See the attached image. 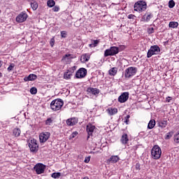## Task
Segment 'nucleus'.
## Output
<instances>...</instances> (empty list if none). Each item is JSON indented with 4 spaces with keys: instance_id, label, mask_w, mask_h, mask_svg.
Wrapping results in <instances>:
<instances>
[{
    "instance_id": "f257e3e1",
    "label": "nucleus",
    "mask_w": 179,
    "mask_h": 179,
    "mask_svg": "<svg viewBox=\"0 0 179 179\" xmlns=\"http://www.w3.org/2000/svg\"><path fill=\"white\" fill-rule=\"evenodd\" d=\"M64 105L63 100L61 99H56L52 100L50 103V108L53 111L59 110Z\"/></svg>"
},
{
    "instance_id": "f03ea898",
    "label": "nucleus",
    "mask_w": 179,
    "mask_h": 179,
    "mask_svg": "<svg viewBox=\"0 0 179 179\" xmlns=\"http://www.w3.org/2000/svg\"><path fill=\"white\" fill-rule=\"evenodd\" d=\"M147 3L144 1H138L134 4V11L142 13L145 11Z\"/></svg>"
},
{
    "instance_id": "7ed1b4c3",
    "label": "nucleus",
    "mask_w": 179,
    "mask_h": 179,
    "mask_svg": "<svg viewBox=\"0 0 179 179\" xmlns=\"http://www.w3.org/2000/svg\"><path fill=\"white\" fill-rule=\"evenodd\" d=\"M152 157L154 159H159L162 156V149L158 145L153 146L151 150Z\"/></svg>"
},
{
    "instance_id": "20e7f679",
    "label": "nucleus",
    "mask_w": 179,
    "mask_h": 179,
    "mask_svg": "<svg viewBox=\"0 0 179 179\" xmlns=\"http://www.w3.org/2000/svg\"><path fill=\"white\" fill-rule=\"evenodd\" d=\"M119 53V48L117 46H111L110 48L106 49L104 52V57L115 56Z\"/></svg>"
},
{
    "instance_id": "39448f33",
    "label": "nucleus",
    "mask_w": 179,
    "mask_h": 179,
    "mask_svg": "<svg viewBox=\"0 0 179 179\" xmlns=\"http://www.w3.org/2000/svg\"><path fill=\"white\" fill-rule=\"evenodd\" d=\"M138 71V69L135 66H130L127 69H126L124 72V77L125 78H131L134 76H136V73Z\"/></svg>"
},
{
    "instance_id": "423d86ee",
    "label": "nucleus",
    "mask_w": 179,
    "mask_h": 179,
    "mask_svg": "<svg viewBox=\"0 0 179 179\" xmlns=\"http://www.w3.org/2000/svg\"><path fill=\"white\" fill-rule=\"evenodd\" d=\"M160 51V48L157 45H152L150 50H148L147 57L149 59L151 58L153 55H157Z\"/></svg>"
},
{
    "instance_id": "0eeeda50",
    "label": "nucleus",
    "mask_w": 179,
    "mask_h": 179,
    "mask_svg": "<svg viewBox=\"0 0 179 179\" xmlns=\"http://www.w3.org/2000/svg\"><path fill=\"white\" fill-rule=\"evenodd\" d=\"M29 148L31 152H37L38 150V144L35 138H32L29 141Z\"/></svg>"
},
{
    "instance_id": "6e6552de",
    "label": "nucleus",
    "mask_w": 179,
    "mask_h": 179,
    "mask_svg": "<svg viewBox=\"0 0 179 179\" xmlns=\"http://www.w3.org/2000/svg\"><path fill=\"white\" fill-rule=\"evenodd\" d=\"M87 74V71L85 68H80L76 73V78L77 79L84 78L86 77Z\"/></svg>"
},
{
    "instance_id": "1a4fd4ad",
    "label": "nucleus",
    "mask_w": 179,
    "mask_h": 179,
    "mask_svg": "<svg viewBox=\"0 0 179 179\" xmlns=\"http://www.w3.org/2000/svg\"><path fill=\"white\" fill-rule=\"evenodd\" d=\"M45 167V165H43V164H36L34 169L36 171V174L40 175L44 173Z\"/></svg>"
},
{
    "instance_id": "9d476101",
    "label": "nucleus",
    "mask_w": 179,
    "mask_h": 179,
    "mask_svg": "<svg viewBox=\"0 0 179 179\" xmlns=\"http://www.w3.org/2000/svg\"><path fill=\"white\" fill-rule=\"evenodd\" d=\"M50 136L49 131H44L40 134L39 138L41 143H45Z\"/></svg>"
},
{
    "instance_id": "9b49d317",
    "label": "nucleus",
    "mask_w": 179,
    "mask_h": 179,
    "mask_svg": "<svg viewBox=\"0 0 179 179\" xmlns=\"http://www.w3.org/2000/svg\"><path fill=\"white\" fill-rule=\"evenodd\" d=\"M28 15L26 13L22 12L16 17V22L18 23H22L27 20Z\"/></svg>"
},
{
    "instance_id": "f8f14e48",
    "label": "nucleus",
    "mask_w": 179,
    "mask_h": 179,
    "mask_svg": "<svg viewBox=\"0 0 179 179\" xmlns=\"http://www.w3.org/2000/svg\"><path fill=\"white\" fill-rule=\"evenodd\" d=\"M94 129H95V126L93 125L92 124L89 123L87 125L86 130H87V134H88L87 140H89L90 136H92V134H93V132H94Z\"/></svg>"
},
{
    "instance_id": "ddd939ff",
    "label": "nucleus",
    "mask_w": 179,
    "mask_h": 179,
    "mask_svg": "<svg viewBox=\"0 0 179 179\" xmlns=\"http://www.w3.org/2000/svg\"><path fill=\"white\" fill-rule=\"evenodd\" d=\"M129 93L128 92H123L119 97L118 101L120 103H124L129 99Z\"/></svg>"
},
{
    "instance_id": "4468645a",
    "label": "nucleus",
    "mask_w": 179,
    "mask_h": 179,
    "mask_svg": "<svg viewBox=\"0 0 179 179\" xmlns=\"http://www.w3.org/2000/svg\"><path fill=\"white\" fill-rule=\"evenodd\" d=\"M71 56H72V55H71V54H66V55H64L62 59V62L65 64H69L71 62V60L72 59H73V57Z\"/></svg>"
},
{
    "instance_id": "2eb2a0df",
    "label": "nucleus",
    "mask_w": 179,
    "mask_h": 179,
    "mask_svg": "<svg viewBox=\"0 0 179 179\" xmlns=\"http://www.w3.org/2000/svg\"><path fill=\"white\" fill-rule=\"evenodd\" d=\"M87 94H90L94 96L98 95L100 93V90L94 87H88L87 90Z\"/></svg>"
},
{
    "instance_id": "dca6fc26",
    "label": "nucleus",
    "mask_w": 179,
    "mask_h": 179,
    "mask_svg": "<svg viewBox=\"0 0 179 179\" xmlns=\"http://www.w3.org/2000/svg\"><path fill=\"white\" fill-rule=\"evenodd\" d=\"M120 160V157L118 155H112L109 159H107V163L116 164Z\"/></svg>"
},
{
    "instance_id": "f3484780",
    "label": "nucleus",
    "mask_w": 179,
    "mask_h": 179,
    "mask_svg": "<svg viewBox=\"0 0 179 179\" xmlns=\"http://www.w3.org/2000/svg\"><path fill=\"white\" fill-rule=\"evenodd\" d=\"M78 120L76 117H71L66 120V124L69 127L75 126L76 124H78Z\"/></svg>"
},
{
    "instance_id": "a211bd4d",
    "label": "nucleus",
    "mask_w": 179,
    "mask_h": 179,
    "mask_svg": "<svg viewBox=\"0 0 179 179\" xmlns=\"http://www.w3.org/2000/svg\"><path fill=\"white\" fill-rule=\"evenodd\" d=\"M153 17V15L151 13H146L142 17V22H149Z\"/></svg>"
},
{
    "instance_id": "6ab92c4d",
    "label": "nucleus",
    "mask_w": 179,
    "mask_h": 179,
    "mask_svg": "<svg viewBox=\"0 0 179 179\" xmlns=\"http://www.w3.org/2000/svg\"><path fill=\"white\" fill-rule=\"evenodd\" d=\"M90 59V53L83 54L80 57V61L83 64L89 62Z\"/></svg>"
},
{
    "instance_id": "aec40b11",
    "label": "nucleus",
    "mask_w": 179,
    "mask_h": 179,
    "mask_svg": "<svg viewBox=\"0 0 179 179\" xmlns=\"http://www.w3.org/2000/svg\"><path fill=\"white\" fill-rule=\"evenodd\" d=\"M106 112L109 115L113 116L118 113V110L117 108L110 107L106 110Z\"/></svg>"
},
{
    "instance_id": "412c9836",
    "label": "nucleus",
    "mask_w": 179,
    "mask_h": 179,
    "mask_svg": "<svg viewBox=\"0 0 179 179\" xmlns=\"http://www.w3.org/2000/svg\"><path fill=\"white\" fill-rule=\"evenodd\" d=\"M37 79V76L34 73H31L29 76L24 78V81H34Z\"/></svg>"
},
{
    "instance_id": "4be33fe9",
    "label": "nucleus",
    "mask_w": 179,
    "mask_h": 179,
    "mask_svg": "<svg viewBox=\"0 0 179 179\" xmlns=\"http://www.w3.org/2000/svg\"><path fill=\"white\" fill-rule=\"evenodd\" d=\"M129 139L128 137L127 134H123L122 136L121 137L120 141L123 145H127L129 142Z\"/></svg>"
},
{
    "instance_id": "5701e85b",
    "label": "nucleus",
    "mask_w": 179,
    "mask_h": 179,
    "mask_svg": "<svg viewBox=\"0 0 179 179\" xmlns=\"http://www.w3.org/2000/svg\"><path fill=\"white\" fill-rule=\"evenodd\" d=\"M158 124H159V127L162 128V129H164L166 127V126L168 125V121L166 120H160L159 122H158Z\"/></svg>"
},
{
    "instance_id": "b1692460",
    "label": "nucleus",
    "mask_w": 179,
    "mask_h": 179,
    "mask_svg": "<svg viewBox=\"0 0 179 179\" xmlns=\"http://www.w3.org/2000/svg\"><path fill=\"white\" fill-rule=\"evenodd\" d=\"M108 73H109V75H110V76H116V74L117 73V67H113V68H111V69L109 70Z\"/></svg>"
},
{
    "instance_id": "393cba45",
    "label": "nucleus",
    "mask_w": 179,
    "mask_h": 179,
    "mask_svg": "<svg viewBox=\"0 0 179 179\" xmlns=\"http://www.w3.org/2000/svg\"><path fill=\"white\" fill-rule=\"evenodd\" d=\"M20 134H21V130L20 128L16 127V128L13 129V136H15V137H16V138L19 137Z\"/></svg>"
},
{
    "instance_id": "a878e982",
    "label": "nucleus",
    "mask_w": 179,
    "mask_h": 179,
    "mask_svg": "<svg viewBox=\"0 0 179 179\" xmlns=\"http://www.w3.org/2000/svg\"><path fill=\"white\" fill-rule=\"evenodd\" d=\"M178 26H179V23L175 21L170 22L169 25V28H171V29H177Z\"/></svg>"
},
{
    "instance_id": "bb28decb",
    "label": "nucleus",
    "mask_w": 179,
    "mask_h": 179,
    "mask_svg": "<svg viewBox=\"0 0 179 179\" xmlns=\"http://www.w3.org/2000/svg\"><path fill=\"white\" fill-rule=\"evenodd\" d=\"M156 125V122L154 119L150 120V122L148 123V128L149 129H152Z\"/></svg>"
},
{
    "instance_id": "cd10ccee",
    "label": "nucleus",
    "mask_w": 179,
    "mask_h": 179,
    "mask_svg": "<svg viewBox=\"0 0 179 179\" xmlns=\"http://www.w3.org/2000/svg\"><path fill=\"white\" fill-rule=\"evenodd\" d=\"M30 6L33 10H36L37 8H38V4L36 1L30 2Z\"/></svg>"
},
{
    "instance_id": "c85d7f7f",
    "label": "nucleus",
    "mask_w": 179,
    "mask_h": 179,
    "mask_svg": "<svg viewBox=\"0 0 179 179\" xmlns=\"http://www.w3.org/2000/svg\"><path fill=\"white\" fill-rule=\"evenodd\" d=\"M173 141L176 143L179 144V131L174 134Z\"/></svg>"
},
{
    "instance_id": "c756f323",
    "label": "nucleus",
    "mask_w": 179,
    "mask_h": 179,
    "mask_svg": "<svg viewBox=\"0 0 179 179\" xmlns=\"http://www.w3.org/2000/svg\"><path fill=\"white\" fill-rule=\"evenodd\" d=\"M51 177L55 179L59 178L61 177V173L60 172H54V173H52Z\"/></svg>"
},
{
    "instance_id": "7c9ffc66",
    "label": "nucleus",
    "mask_w": 179,
    "mask_h": 179,
    "mask_svg": "<svg viewBox=\"0 0 179 179\" xmlns=\"http://www.w3.org/2000/svg\"><path fill=\"white\" fill-rule=\"evenodd\" d=\"M173 134H174V132H173V131L168 132V133L166 134L165 139H166V140H169V139H171V138L173 136Z\"/></svg>"
},
{
    "instance_id": "2f4dec72",
    "label": "nucleus",
    "mask_w": 179,
    "mask_h": 179,
    "mask_svg": "<svg viewBox=\"0 0 179 179\" xmlns=\"http://www.w3.org/2000/svg\"><path fill=\"white\" fill-rule=\"evenodd\" d=\"M77 69V66H73L72 67H70L67 71L70 73V74H73L74 73V71Z\"/></svg>"
},
{
    "instance_id": "473e14b6",
    "label": "nucleus",
    "mask_w": 179,
    "mask_h": 179,
    "mask_svg": "<svg viewBox=\"0 0 179 179\" xmlns=\"http://www.w3.org/2000/svg\"><path fill=\"white\" fill-rule=\"evenodd\" d=\"M55 6V2L54 0H48V6L49 8H52Z\"/></svg>"
},
{
    "instance_id": "72a5a7b5",
    "label": "nucleus",
    "mask_w": 179,
    "mask_h": 179,
    "mask_svg": "<svg viewBox=\"0 0 179 179\" xmlns=\"http://www.w3.org/2000/svg\"><path fill=\"white\" fill-rule=\"evenodd\" d=\"M53 122V120L52 117H48L45 121V124L46 126H50V124Z\"/></svg>"
},
{
    "instance_id": "f704fd0d",
    "label": "nucleus",
    "mask_w": 179,
    "mask_h": 179,
    "mask_svg": "<svg viewBox=\"0 0 179 179\" xmlns=\"http://www.w3.org/2000/svg\"><path fill=\"white\" fill-rule=\"evenodd\" d=\"M176 6V3L173 0H171L169 2V8H173Z\"/></svg>"
},
{
    "instance_id": "c9c22d12",
    "label": "nucleus",
    "mask_w": 179,
    "mask_h": 179,
    "mask_svg": "<svg viewBox=\"0 0 179 179\" xmlns=\"http://www.w3.org/2000/svg\"><path fill=\"white\" fill-rule=\"evenodd\" d=\"M71 76H72V75L69 72L67 71V72L64 73V79L69 80V79H71Z\"/></svg>"
},
{
    "instance_id": "e433bc0d",
    "label": "nucleus",
    "mask_w": 179,
    "mask_h": 179,
    "mask_svg": "<svg viewBox=\"0 0 179 179\" xmlns=\"http://www.w3.org/2000/svg\"><path fill=\"white\" fill-rule=\"evenodd\" d=\"M30 93L33 95L36 94L37 93V88L35 87H33L30 89Z\"/></svg>"
},
{
    "instance_id": "4c0bfd02",
    "label": "nucleus",
    "mask_w": 179,
    "mask_h": 179,
    "mask_svg": "<svg viewBox=\"0 0 179 179\" xmlns=\"http://www.w3.org/2000/svg\"><path fill=\"white\" fill-rule=\"evenodd\" d=\"M14 67H15V64L11 63L7 69L8 72H11L13 71V69H14Z\"/></svg>"
},
{
    "instance_id": "58836bf2",
    "label": "nucleus",
    "mask_w": 179,
    "mask_h": 179,
    "mask_svg": "<svg viewBox=\"0 0 179 179\" xmlns=\"http://www.w3.org/2000/svg\"><path fill=\"white\" fill-rule=\"evenodd\" d=\"M129 118H130V115H127L126 117H124V122L128 125L129 123Z\"/></svg>"
},
{
    "instance_id": "ea45409f",
    "label": "nucleus",
    "mask_w": 179,
    "mask_h": 179,
    "mask_svg": "<svg viewBox=\"0 0 179 179\" xmlns=\"http://www.w3.org/2000/svg\"><path fill=\"white\" fill-rule=\"evenodd\" d=\"M59 9H60L59 6H55L52 8V11L55 12V13H57V12L59 11Z\"/></svg>"
},
{
    "instance_id": "a19ab883",
    "label": "nucleus",
    "mask_w": 179,
    "mask_h": 179,
    "mask_svg": "<svg viewBox=\"0 0 179 179\" xmlns=\"http://www.w3.org/2000/svg\"><path fill=\"white\" fill-rule=\"evenodd\" d=\"M78 132L77 131H75L71 134L70 137L71 138H74L78 136Z\"/></svg>"
},
{
    "instance_id": "79ce46f5",
    "label": "nucleus",
    "mask_w": 179,
    "mask_h": 179,
    "mask_svg": "<svg viewBox=\"0 0 179 179\" xmlns=\"http://www.w3.org/2000/svg\"><path fill=\"white\" fill-rule=\"evenodd\" d=\"M148 32L149 34H154V32H155L154 28H153V27L148 28Z\"/></svg>"
},
{
    "instance_id": "37998d69",
    "label": "nucleus",
    "mask_w": 179,
    "mask_h": 179,
    "mask_svg": "<svg viewBox=\"0 0 179 179\" xmlns=\"http://www.w3.org/2000/svg\"><path fill=\"white\" fill-rule=\"evenodd\" d=\"M93 42H94L93 45L94 48H96L98 45V44L100 43V39L93 40Z\"/></svg>"
},
{
    "instance_id": "c03bdc74",
    "label": "nucleus",
    "mask_w": 179,
    "mask_h": 179,
    "mask_svg": "<svg viewBox=\"0 0 179 179\" xmlns=\"http://www.w3.org/2000/svg\"><path fill=\"white\" fill-rule=\"evenodd\" d=\"M50 43L51 47L53 48V46H54V45H55V38H52L50 39Z\"/></svg>"
},
{
    "instance_id": "a18cd8bd",
    "label": "nucleus",
    "mask_w": 179,
    "mask_h": 179,
    "mask_svg": "<svg viewBox=\"0 0 179 179\" xmlns=\"http://www.w3.org/2000/svg\"><path fill=\"white\" fill-rule=\"evenodd\" d=\"M135 17H136V16L133 14H130V15H128V18L129 20H134Z\"/></svg>"
},
{
    "instance_id": "49530a36",
    "label": "nucleus",
    "mask_w": 179,
    "mask_h": 179,
    "mask_svg": "<svg viewBox=\"0 0 179 179\" xmlns=\"http://www.w3.org/2000/svg\"><path fill=\"white\" fill-rule=\"evenodd\" d=\"M66 34L65 31H61V36H62V38H66Z\"/></svg>"
},
{
    "instance_id": "de8ad7c7",
    "label": "nucleus",
    "mask_w": 179,
    "mask_h": 179,
    "mask_svg": "<svg viewBox=\"0 0 179 179\" xmlns=\"http://www.w3.org/2000/svg\"><path fill=\"white\" fill-rule=\"evenodd\" d=\"M90 156L86 157L85 159V163L87 164L90 162Z\"/></svg>"
},
{
    "instance_id": "09e8293b",
    "label": "nucleus",
    "mask_w": 179,
    "mask_h": 179,
    "mask_svg": "<svg viewBox=\"0 0 179 179\" xmlns=\"http://www.w3.org/2000/svg\"><path fill=\"white\" fill-rule=\"evenodd\" d=\"M171 100H172V97L168 96V97H166V101L168 103H170Z\"/></svg>"
},
{
    "instance_id": "8fccbe9b",
    "label": "nucleus",
    "mask_w": 179,
    "mask_h": 179,
    "mask_svg": "<svg viewBox=\"0 0 179 179\" xmlns=\"http://www.w3.org/2000/svg\"><path fill=\"white\" fill-rule=\"evenodd\" d=\"M89 47L91 48H95L93 43L89 44Z\"/></svg>"
},
{
    "instance_id": "3c124183",
    "label": "nucleus",
    "mask_w": 179,
    "mask_h": 179,
    "mask_svg": "<svg viewBox=\"0 0 179 179\" xmlns=\"http://www.w3.org/2000/svg\"><path fill=\"white\" fill-rule=\"evenodd\" d=\"M140 168V164H136V169Z\"/></svg>"
},
{
    "instance_id": "603ef678",
    "label": "nucleus",
    "mask_w": 179,
    "mask_h": 179,
    "mask_svg": "<svg viewBox=\"0 0 179 179\" xmlns=\"http://www.w3.org/2000/svg\"><path fill=\"white\" fill-rule=\"evenodd\" d=\"M27 1H28V2H29V3L34 1V0H27Z\"/></svg>"
},
{
    "instance_id": "864d4df0",
    "label": "nucleus",
    "mask_w": 179,
    "mask_h": 179,
    "mask_svg": "<svg viewBox=\"0 0 179 179\" xmlns=\"http://www.w3.org/2000/svg\"><path fill=\"white\" fill-rule=\"evenodd\" d=\"M2 66V62L0 61V68Z\"/></svg>"
},
{
    "instance_id": "5fc2aeb1",
    "label": "nucleus",
    "mask_w": 179,
    "mask_h": 179,
    "mask_svg": "<svg viewBox=\"0 0 179 179\" xmlns=\"http://www.w3.org/2000/svg\"><path fill=\"white\" fill-rule=\"evenodd\" d=\"M83 179H89V178H87V176H86L85 178H83Z\"/></svg>"
},
{
    "instance_id": "6e6d98bb",
    "label": "nucleus",
    "mask_w": 179,
    "mask_h": 179,
    "mask_svg": "<svg viewBox=\"0 0 179 179\" xmlns=\"http://www.w3.org/2000/svg\"><path fill=\"white\" fill-rule=\"evenodd\" d=\"M1 73H0V78H1Z\"/></svg>"
},
{
    "instance_id": "4d7b16f0",
    "label": "nucleus",
    "mask_w": 179,
    "mask_h": 179,
    "mask_svg": "<svg viewBox=\"0 0 179 179\" xmlns=\"http://www.w3.org/2000/svg\"><path fill=\"white\" fill-rule=\"evenodd\" d=\"M0 13H1V10H0Z\"/></svg>"
}]
</instances>
